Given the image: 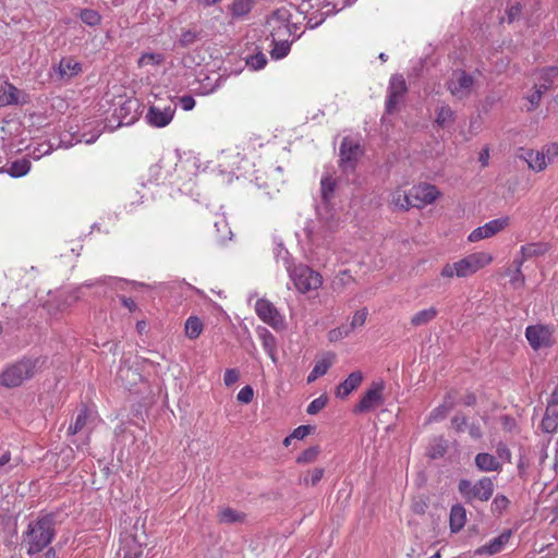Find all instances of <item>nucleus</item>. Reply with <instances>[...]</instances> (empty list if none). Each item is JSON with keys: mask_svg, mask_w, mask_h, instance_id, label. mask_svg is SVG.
I'll use <instances>...</instances> for the list:
<instances>
[{"mask_svg": "<svg viewBox=\"0 0 558 558\" xmlns=\"http://www.w3.org/2000/svg\"><path fill=\"white\" fill-rule=\"evenodd\" d=\"M53 71L60 80L69 81L82 71V65L71 57L62 58L58 65L53 66Z\"/></svg>", "mask_w": 558, "mask_h": 558, "instance_id": "obj_18", "label": "nucleus"}, {"mask_svg": "<svg viewBox=\"0 0 558 558\" xmlns=\"http://www.w3.org/2000/svg\"><path fill=\"white\" fill-rule=\"evenodd\" d=\"M453 397L450 393H448L444 402L430 412L428 421L432 422L445 418L447 414L453 409Z\"/></svg>", "mask_w": 558, "mask_h": 558, "instance_id": "obj_26", "label": "nucleus"}, {"mask_svg": "<svg viewBox=\"0 0 558 558\" xmlns=\"http://www.w3.org/2000/svg\"><path fill=\"white\" fill-rule=\"evenodd\" d=\"M410 197L412 198V206L422 208L428 204H432L439 194L437 189L430 184H418L413 186L410 191Z\"/></svg>", "mask_w": 558, "mask_h": 558, "instance_id": "obj_12", "label": "nucleus"}, {"mask_svg": "<svg viewBox=\"0 0 558 558\" xmlns=\"http://www.w3.org/2000/svg\"><path fill=\"white\" fill-rule=\"evenodd\" d=\"M526 339L535 350L546 348L551 344V331L548 327L536 325L529 326L525 331Z\"/></svg>", "mask_w": 558, "mask_h": 558, "instance_id": "obj_14", "label": "nucleus"}, {"mask_svg": "<svg viewBox=\"0 0 558 558\" xmlns=\"http://www.w3.org/2000/svg\"><path fill=\"white\" fill-rule=\"evenodd\" d=\"M510 283L514 289L522 288L525 283V278L520 269H514L511 276Z\"/></svg>", "mask_w": 558, "mask_h": 558, "instance_id": "obj_54", "label": "nucleus"}, {"mask_svg": "<svg viewBox=\"0 0 558 558\" xmlns=\"http://www.w3.org/2000/svg\"><path fill=\"white\" fill-rule=\"evenodd\" d=\"M323 475L324 469H314L311 473V480L308 481V478H304V483H311L312 486H315L322 480Z\"/></svg>", "mask_w": 558, "mask_h": 558, "instance_id": "obj_58", "label": "nucleus"}, {"mask_svg": "<svg viewBox=\"0 0 558 558\" xmlns=\"http://www.w3.org/2000/svg\"><path fill=\"white\" fill-rule=\"evenodd\" d=\"M363 155V149L359 143H354L349 137H344L340 145V167L343 171H354L356 161Z\"/></svg>", "mask_w": 558, "mask_h": 558, "instance_id": "obj_7", "label": "nucleus"}, {"mask_svg": "<svg viewBox=\"0 0 558 558\" xmlns=\"http://www.w3.org/2000/svg\"><path fill=\"white\" fill-rule=\"evenodd\" d=\"M437 314H438L437 308L432 306L429 308H425L423 311L415 313L411 317L410 323L413 327L425 326V325L429 324L432 320H434L436 318Z\"/></svg>", "mask_w": 558, "mask_h": 558, "instance_id": "obj_25", "label": "nucleus"}, {"mask_svg": "<svg viewBox=\"0 0 558 558\" xmlns=\"http://www.w3.org/2000/svg\"><path fill=\"white\" fill-rule=\"evenodd\" d=\"M195 40H196V34L191 31L183 33L180 38V43L183 46H189V45L193 44Z\"/></svg>", "mask_w": 558, "mask_h": 558, "instance_id": "obj_59", "label": "nucleus"}, {"mask_svg": "<svg viewBox=\"0 0 558 558\" xmlns=\"http://www.w3.org/2000/svg\"><path fill=\"white\" fill-rule=\"evenodd\" d=\"M353 282V277L349 274V271H341L332 281V290L336 292H341L345 286Z\"/></svg>", "mask_w": 558, "mask_h": 558, "instance_id": "obj_37", "label": "nucleus"}, {"mask_svg": "<svg viewBox=\"0 0 558 558\" xmlns=\"http://www.w3.org/2000/svg\"><path fill=\"white\" fill-rule=\"evenodd\" d=\"M475 465L483 472L500 471L502 468V463L498 460V458L486 452L476 454Z\"/></svg>", "mask_w": 558, "mask_h": 558, "instance_id": "obj_20", "label": "nucleus"}, {"mask_svg": "<svg viewBox=\"0 0 558 558\" xmlns=\"http://www.w3.org/2000/svg\"><path fill=\"white\" fill-rule=\"evenodd\" d=\"M260 338L263 341V348L268 353V355L271 357V360L274 362H276L275 353H276L277 342H276L275 337L272 336L271 332L264 329L263 332L260 333Z\"/></svg>", "mask_w": 558, "mask_h": 558, "instance_id": "obj_35", "label": "nucleus"}, {"mask_svg": "<svg viewBox=\"0 0 558 558\" xmlns=\"http://www.w3.org/2000/svg\"><path fill=\"white\" fill-rule=\"evenodd\" d=\"M541 428L544 433L554 434L558 428V386L553 391L543 416Z\"/></svg>", "mask_w": 558, "mask_h": 558, "instance_id": "obj_9", "label": "nucleus"}, {"mask_svg": "<svg viewBox=\"0 0 558 558\" xmlns=\"http://www.w3.org/2000/svg\"><path fill=\"white\" fill-rule=\"evenodd\" d=\"M319 452H320V449L318 446H312V447L307 448L306 450H304L298 457L296 462L300 464L312 463L316 460Z\"/></svg>", "mask_w": 558, "mask_h": 558, "instance_id": "obj_38", "label": "nucleus"}, {"mask_svg": "<svg viewBox=\"0 0 558 558\" xmlns=\"http://www.w3.org/2000/svg\"><path fill=\"white\" fill-rule=\"evenodd\" d=\"M385 383L373 381L360 402L353 409L355 414L367 413L384 403Z\"/></svg>", "mask_w": 558, "mask_h": 558, "instance_id": "obj_6", "label": "nucleus"}, {"mask_svg": "<svg viewBox=\"0 0 558 558\" xmlns=\"http://www.w3.org/2000/svg\"><path fill=\"white\" fill-rule=\"evenodd\" d=\"M333 359H335V355L329 353L323 360L318 361L313 368L315 374H317L318 376L325 375L327 373V371L329 369V367L332 365Z\"/></svg>", "mask_w": 558, "mask_h": 558, "instance_id": "obj_40", "label": "nucleus"}, {"mask_svg": "<svg viewBox=\"0 0 558 558\" xmlns=\"http://www.w3.org/2000/svg\"><path fill=\"white\" fill-rule=\"evenodd\" d=\"M162 62V56L158 53H144L140 60V65H147V64H159Z\"/></svg>", "mask_w": 558, "mask_h": 558, "instance_id": "obj_48", "label": "nucleus"}, {"mask_svg": "<svg viewBox=\"0 0 558 558\" xmlns=\"http://www.w3.org/2000/svg\"><path fill=\"white\" fill-rule=\"evenodd\" d=\"M290 278L301 293L317 290L323 283L320 274L305 265L294 266L290 270Z\"/></svg>", "mask_w": 558, "mask_h": 558, "instance_id": "obj_4", "label": "nucleus"}, {"mask_svg": "<svg viewBox=\"0 0 558 558\" xmlns=\"http://www.w3.org/2000/svg\"><path fill=\"white\" fill-rule=\"evenodd\" d=\"M266 57L262 52L251 56L246 61L247 65L254 70L263 69L266 65Z\"/></svg>", "mask_w": 558, "mask_h": 558, "instance_id": "obj_44", "label": "nucleus"}, {"mask_svg": "<svg viewBox=\"0 0 558 558\" xmlns=\"http://www.w3.org/2000/svg\"><path fill=\"white\" fill-rule=\"evenodd\" d=\"M465 524V509L461 505H454L450 511V529L459 532Z\"/></svg>", "mask_w": 558, "mask_h": 558, "instance_id": "obj_27", "label": "nucleus"}, {"mask_svg": "<svg viewBox=\"0 0 558 558\" xmlns=\"http://www.w3.org/2000/svg\"><path fill=\"white\" fill-rule=\"evenodd\" d=\"M272 44H274V49L271 51V54L276 59L286 57L288 54V52L290 51L291 43L288 39L272 41Z\"/></svg>", "mask_w": 558, "mask_h": 558, "instance_id": "obj_39", "label": "nucleus"}, {"mask_svg": "<svg viewBox=\"0 0 558 558\" xmlns=\"http://www.w3.org/2000/svg\"><path fill=\"white\" fill-rule=\"evenodd\" d=\"M363 380V374L361 371L351 373L345 380H343L336 391L338 398H347L354 389H356Z\"/></svg>", "mask_w": 558, "mask_h": 558, "instance_id": "obj_19", "label": "nucleus"}, {"mask_svg": "<svg viewBox=\"0 0 558 558\" xmlns=\"http://www.w3.org/2000/svg\"><path fill=\"white\" fill-rule=\"evenodd\" d=\"M474 489V484H472L469 480H461L459 482V492L468 499L472 500V493Z\"/></svg>", "mask_w": 558, "mask_h": 558, "instance_id": "obj_52", "label": "nucleus"}, {"mask_svg": "<svg viewBox=\"0 0 558 558\" xmlns=\"http://www.w3.org/2000/svg\"><path fill=\"white\" fill-rule=\"evenodd\" d=\"M456 121V112L450 108L449 105H441L436 109L435 123L439 128H448Z\"/></svg>", "mask_w": 558, "mask_h": 558, "instance_id": "obj_24", "label": "nucleus"}, {"mask_svg": "<svg viewBox=\"0 0 558 558\" xmlns=\"http://www.w3.org/2000/svg\"><path fill=\"white\" fill-rule=\"evenodd\" d=\"M407 90L408 87L403 76L399 74L392 75L389 84V95L386 102V112L388 114H391L397 110V106Z\"/></svg>", "mask_w": 558, "mask_h": 558, "instance_id": "obj_10", "label": "nucleus"}, {"mask_svg": "<svg viewBox=\"0 0 558 558\" xmlns=\"http://www.w3.org/2000/svg\"><path fill=\"white\" fill-rule=\"evenodd\" d=\"M137 357L151 365H159L160 361L163 359L162 355L156 351H146L145 355H137Z\"/></svg>", "mask_w": 558, "mask_h": 558, "instance_id": "obj_49", "label": "nucleus"}, {"mask_svg": "<svg viewBox=\"0 0 558 558\" xmlns=\"http://www.w3.org/2000/svg\"><path fill=\"white\" fill-rule=\"evenodd\" d=\"M255 311L258 317L266 324L274 328H280L283 326V319L279 314L276 306L265 299L257 300L255 304Z\"/></svg>", "mask_w": 558, "mask_h": 558, "instance_id": "obj_11", "label": "nucleus"}, {"mask_svg": "<svg viewBox=\"0 0 558 558\" xmlns=\"http://www.w3.org/2000/svg\"><path fill=\"white\" fill-rule=\"evenodd\" d=\"M253 397H254L253 388L251 386H245L239 391L236 399L239 402L247 404L253 400Z\"/></svg>", "mask_w": 558, "mask_h": 558, "instance_id": "obj_50", "label": "nucleus"}, {"mask_svg": "<svg viewBox=\"0 0 558 558\" xmlns=\"http://www.w3.org/2000/svg\"><path fill=\"white\" fill-rule=\"evenodd\" d=\"M39 364V359L24 357L9 365L0 373V385L7 388L21 386L26 379L35 375Z\"/></svg>", "mask_w": 558, "mask_h": 558, "instance_id": "obj_2", "label": "nucleus"}, {"mask_svg": "<svg viewBox=\"0 0 558 558\" xmlns=\"http://www.w3.org/2000/svg\"><path fill=\"white\" fill-rule=\"evenodd\" d=\"M493 260L492 254L487 252H476L453 264H447L440 275L446 278H465L488 265Z\"/></svg>", "mask_w": 558, "mask_h": 558, "instance_id": "obj_3", "label": "nucleus"}, {"mask_svg": "<svg viewBox=\"0 0 558 558\" xmlns=\"http://www.w3.org/2000/svg\"><path fill=\"white\" fill-rule=\"evenodd\" d=\"M548 247L546 243H529L521 247V255L523 258H532L535 256L544 255L547 252Z\"/></svg>", "mask_w": 558, "mask_h": 558, "instance_id": "obj_31", "label": "nucleus"}, {"mask_svg": "<svg viewBox=\"0 0 558 558\" xmlns=\"http://www.w3.org/2000/svg\"><path fill=\"white\" fill-rule=\"evenodd\" d=\"M558 155V145L556 143L550 144L546 148L545 157L547 156V163L550 161V159Z\"/></svg>", "mask_w": 558, "mask_h": 558, "instance_id": "obj_61", "label": "nucleus"}, {"mask_svg": "<svg viewBox=\"0 0 558 558\" xmlns=\"http://www.w3.org/2000/svg\"><path fill=\"white\" fill-rule=\"evenodd\" d=\"M218 517L220 523L232 524L243 522L245 514L232 508H223L222 510L219 511Z\"/></svg>", "mask_w": 558, "mask_h": 558, "instance_id": "obj_30", "label": "nucleus"}, {"mask_svg": "<svg viewBox=\"0 0 558 558\" xmlns=\"http://www.w3.org/2000/svg\"><path fill=\"white\" fill-rule=\"evenodd\" d=\"M239 372L236 369H227L223 376V381L226 386H231L239 380Z\"/></svg>", "mask_w": 558, "mask_h": 558, "instance_id": "obj_56", "label": "nucleus"}, {"mask_svg": "<svg viewBox=\"0 0 558 558\" xmlns=\"http://www.w3.org/2000/svg\"><path fill=\"white\" fill-rule=\"evenodd\" d=\"M314 429L315 427L312 425H301L292 432L291 437H293L294 439H304Z\"/></svg>", "mask_w": 558, "mask_h": 558, "instance_id": "obj_51", "label": "nucleus"}, {"mask_svg": "<svg viewBox=\"0 0 558 558\" xmlns=\"http://www.w3.org/2000/svg\"><path fill=\"white\" fill-rule=\"evenodd\" d=\"M143 553L142 550H137V551H129V553H125V555L123 556V558H143Z\"/></svg>", "mask_w": 558, "mask_h": 558, "instance_id": "obj_64", "label": "nucleus"}, {"mask_svg": "<svg viewBox=\"0 0 558 558\" xmlns=\"http://www.w3.org/2000/svg\"><path fill=\"white\" fill-rule=\"evenodd\" d=\"M511 536V531H505L499 536L495 537L488 545L482 546L476 549V554L483 555H494L499 553L502 547L509 542Z\"/></svg>", "mask_w": 558, "mask_h": 558, "instance_id": "obj_22", "label": "nucleus"}, {"mask_svg": "<svg viewBox=\"0 0 558 558\" xmlns=\"http://www.w3.org/2000/svg\"><path fill=\"white\" fill-rule=\"evenodd\" d=\"M118 377L126 388L133 387L142 379V375L128 364L120 366Z\"/></svg>", "mask_w": 558, "mask_h": 558, "instance_id": "obj_23", "label": "nucleus"}, {"mask_svg": "<svg viewBox=\"0 0 558 558\" xmlns=\"http://www.w3.org/2000/svg\"><path fill=\"white\" fill-rule=\"evenodd\" d=\"M328 402V397L326 395H323L315 400H313L307 409L306 412L311 415L317 414L319 411H322Z\"/></svg>", "mask_w": 558, "mask_h": 558, "instance_id": "obj_41", "label": "nucleus"}, {"mask_svg": "<svg viewBox=\"0 0 558 558\" xmlns=\"http://www.w3.org/2000/svg\"><path fill=\"white\" fill-rule=\"evenodd\" d=\"M180 104L184 110H192L195 106V100L192 96H183L180 99Z\"/></svg>", "mask_w": 558, "mask_h": 558, "instance_id": "obj_60", "label": "nucleus"}, {"mask_svg": "<svg viewBox=\"0 0 558 558\" xmlns=\"http://www.w3.org/2000/svg\"><path fill=\"white\" fill-rule=\"evenodd\" d=\"M509 499L505 495H497L492 504L494 512L501 513L508 506Z\"/></svg>", "mask_w": 558, "mask_h": 558, "instance_id": "obj_47", "label": "nucleus"}, {"mask_svg": "<svg viewBox=\"0 0 558 558\" xmlns=\"http://www.w3.org/2000/svg\"><path fill=\"white\" fill-rule=\"evenodd\" d=\"M320 185L322 198L325 203H328L335 192L336 181L328 175L322 179Z\"/></svg>", "mask_w": 558, "mask_h": 558, "instance_id": "obj_36", "label": "nucleus"}, {"mask_svg": "<svg viewBox=\"0 0 558 558\" xmlns=\"http://www.w3.org/2000/svg\"><path fill=\"white\" fill-rule=\"evenodd\" d=\"M203 331V323L196 316H191L185 322V335L190 339H196Z\"/></svg>", "mask_w": 558, "mask_h": 558, "instance_id": "obj_33", "label": "nucleus"}, {"mask_svg": "<svg viewBox=\"0 0 558 558\" xmlns=\"http://www.w3.org/2000/svg\"><path fill=\"white\" fill-rule=\"evenodd\" d=\"M251 10L250 0H234L232 4V13L236 16L245 15Z\"/></svg>", "mask_w": 558, "mask_h": 558, "instance_id": "obj_43", "label": "nucleus"}, {"mask_svg": "<svg viewBox=\"0 0 558 558\" xmlns=\"http://www.w3.org/2000/svg\"><path fill=\"white\" fill-rule=\"evenodd\" d=\"M89 416L90 413L88 409L86 407H83L75 418V423L69 426L68 435H75L78 432H81L87 425Z\"/></svg>", "mask_w": 558, "mask_h": 558, "instance_id": "obj_32", "label": "nucleus"}, {"mask_svg": "<svg viewBox=\"0 0 558 558\" xmlns=\"http://www.w3.org/2000/svg\"><path fill=\"white\" fill-rule=\"evenodd\" d=\"M520 159L527 162L530 169L534 171H542L547 167L545 151H535L530 148L521 147L517 154Z\"/></svg>", "mask_w": 558, "mask_h": 558, "instance_id": "obj_17", "label": "nucleus"}, {"mask_svg": "<svg viewBox=\"0 0 558 558\" xmlns=\"http://www.w3.org/2000/svg\"><path fill=\"white\" fill-rule=\"evenodd\" d=\"M521 11H522V8H521L520 3L512 4L506 12L508 22L512 23L513 21H515L520 16Z\"/></svg>", "mask_w": 558, "mask_h": 558, "instance_id": "obj_55", "label": "nucleus"}, {"mask_svg": "<svg viewBox=\"0 0 558 558\" xmlns=\"http://www.w3.org/2000/svg\"><path fill=\"white\" fill-rule=\"evenodd\" d=\"M474 83L475 80L471 74L462 70H456L447 81L446 86L456 99L463 100L472 94Z\"/></svg>", "mask_w": 558, "mask_h": 558, "instance_id": "obj_5", "label": "nucleus"}, {"mask_svg": "<svg viewBox=\"0 0 558 558\" xmlns=\"http://www.w3.org/2000/svg\"><path fill=\"white\" fill-rule=\"evenodd\" d=\"M81 19L85 24L90 26L97 25L100 22V15L95 10L90 9L82 10Z\"/></svg>", "mask_w": 558, "mask_h": 558, "instance_id": "obj_42", "label": "nucleus"}, {"mask_svg": "<svg viewBox=\"0 0 558 558\" xmlns=\"http://www.w3.org/2000/svg\"><path fill=\"white\" fill-rule=\"evenodd\" d=\"M31 162L27 159L15 160L11 163L8 172L11 177L20 178L28 173Z\"/></svg>", "mask_w": 558, "mask_h": 558, "instance_id": "obj_34", "label": "nucleus"}, {"mask_svg": "<svg viewBox=\"0 0 558 558\" xmlns=\"http://www.w3.org/2000/svg\"><path fill=\"white\" fill-rule=\"evenodd\" d=\"M496 452H497V457L496 458H498V460L500 459V460H502L505 462H510V460H511V452H510V450H509V448L507 447L506 444L499 442L497 445Z\"/></svg>", "mask_w": 558, "mask_h": 558, "instance_id": "obj_53", "label": "nucleus"}, {"mask_svg": "<svg viewBox=\"0 0 558 558\" xmlns=\"http://www.w3.org/2000/svg\"><path fill=\"white\" fill-rule=\"evenodd\" d=\"M367 310L366 308H362L357 312L354 313L353 317H352V322H351V325H350V329L351 331L356 328V327H361L365 324L366 322V318H367Z\"/></svg>", "mask_w": 558, "mask_h": 558, "instance_id": "obj_46", "label": "nucleus"}, {"mask_svg": "<svg viewBox=\"0 0 558 558\" xmlns=\"http://www.w3.org/2000/svg\"><path fill=\"white\" fill-rule=\"evenodd\" d=\"M451 425L457 432H462L463 427L466 425V417L457 414L451 418Z\"/></svg>", "mask_w": 558, "mask_h": 558, "instance_id": "obj_57", "label": "nucleus"}, {"mask_svg": "<svg viewBox=\"0 0 558 558\" xmlns=\"http://www.w3.org/2000/svg\"><path fill=\"white\" fill-rule=\"evenodd\" d=\"M17 101V88L10 83H5L0 89V107L15 105Z\"/></svg>", "mask_w": 558, "mask_h": 558, "instance_id": "obj_28", "label": "nucleus"}, {"mask_svg": "<svg viewBox=\"0 0 558 558\" xmlns=\"http://www.w3.org/2000/svg\"><path fill=\"white\" fill-rule=\"evenodd\" d=\"M350 332H351V329L348 326H341V327L331 329L328 332V339L331 342L338 341V340L349 336Z\"/></svg>", "mask_w": 558, "mask_h": 558, "instance_id": "obj_45", "label": "nucleus"}, {"mask_svg": "<svg viewBox=\"0 0 558 558\" xmlns=\"http://www.w3.org/2000/svg\"><path fill=\"white\" fill-rule=\"evenodd\" d=\"M174 112L175 106L173 105H169L163 108L158 106H150L145 118L150 125L156 128H163L171 122Z\"/></svg>", "mask_w": 558, "mask_h": 558, "instance_id": "obj_13", "label": "nucleus"}, {"mask_svg": "<svg viewBox=\"0 0 558 558\" xmlns=\"http://www.w3.org/2000/svg\"><path fill=\"white\" fill-rule=\"evenodd\" d=\"M469 434L474 439H480L482 437V430L478 425L471 424L469 426Z\"/></svg>", "mask_w": 558, "mask_h": 558, "instance_id": "obj_62", "label": "nucleus"}, {"mask_svg": "<svg viewBox=\"0 0 558 558\" xmlns=\"http://www.w3.org/2000/svg\"><path fill=\"white\" fill-rule=\"evenodd\" d=\"M39 558H56V550L49 547Z\"/></svg>", "mask_w": 558, "mask_h": 558, "instance_id": "obj_63", "label": "nucleus"}, {"mask_svg": "<svg viewBox=\"0 0 558 558\" xmlns=\"http://www.w3.org/2000/svg\"><path fill=\"white\" fill-rule=\"evenodd\" d=\"M558 76V68L549 66L542 71V83L535 85L534 93L529 97V101L533 107L538 106L542 95L551 87L554 77Z\"/></svg>", "mask_w": 558, "mask_h": 558, "instance_id": "obj_15", "label": "nucleus"}, {"mask_svg": "<svg viewBox=\"0 0 558 558\" xmlns=\"http://www.w3.org/2000/svg\"><path fill=\"white\" fill-rule=\"evenodd\" d=\"M288 12L286 10H277L268 20V25L271 27L270 36L272 41L288 39L291 32L288 25Z\"/></svg>", "mask_w": 558, "mask_h": 558, "instance_id": "obj_8", "label": "nucleus"}, {"mask_svg": "<svg viewBox=\"0 0 558 558\" xmlns=\"http://www.w3.org/2000/svg\"><path fill=\"white\" fill-rule=\"evenodd\" d=\"M508 218L495 219L485 223L482 227L476 228L470 233L469 241L477 242L480 240L495 235L496 233L501 231L506 226H508Z\"/></svg>", "mask_w": 558, "mask_h": 558, "instance_id": "obj_16", "label": "nucleus"}, {"mask_svg": "<svg viewBox=\"0 0 558 558\" xmlns=\"http://www.w3.org/2000/svg\"><path fill=\"white\" fill-rule=\"evenodd\" d=\"M411 199L412 198L410 197V192H405L400 189L396 190L391 194V203L395 205V207L401 210H408L413 207Z\"/></svg>", "mask_w": 558, "mask_h": 558, "instance_id": "obj_29", "label": "nucleus"}, {"mask_svg": "<svg viewBox=\"0 0 558 558\" xmlns=\"http://www.w3.org/2000/svg\"><path fill=\"white\" fill-rule=\"evenodd\" d=\"M56 515L47 513L31 521L23 533L21 545L29 556L45 550L56 535Z\"/></svg>", "mask_w": 558, "mask_h": 558, "instance_id": "obj_1", "label": "nucleus"}, {"mask_svg": "<svg viewBox=\"0 0 558 558\" xmlns=\"http://www.w3.org/2000/svg\"><path fill=\"white\" fill-rule=\"evenodd\" d=\"M494 494V483L489 477H483L474 484L472 500L487 501Z\"/></svg>", "mask_w": 558, "mask_h": 558, "instance_id": "obj_21", "label": "nucleus"}]
</instances>
